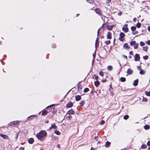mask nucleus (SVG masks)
Instances as JSON below:
<instances>
[{
  "instance_id": "obj_64",
  "label": "nucleus",
  "mask_w": 150,
  "mask_h": 150,
  "mask_svg": "<svg viewBox=\"0 0 150 150\" xmlns=\"http://www.w3.org/2000/svg\"><path fill=\"white\" fill-rule=\"evenodd\" d=\"M129 57V58H131V56H130Z\"/></svg>"
},
{
  "instance_id": "obj_36",
  "label": "nucleus",
  "mask_w": 150,
  "mask_h": 150,
  "mask_svg": "<svg viewBox=\"0 0 150 150\" xmlns=\"http://www.w3.org/2000/svg\"><path fill=\"white\" fill-rule=\"evenodd\" d=\"M136 26L138 28H140L141 26V24L140 23H138L137 24Z\"/></svg>"
},
{
  "instance_id": "obj_17",
  "label": "nucleus",
  "mask_w": 150,
  "mask_h": 150,
  "mask_svg": "<svg viewBox=\"0 0 150 150\" xmlns=\"http://www.w3.org/2000/svg\"><path fill=\"white\" fill-rule=\"evenodd\" d=\"M47 113V110H45L42 111V115H46Z\"/></svg>"
},
{
  "instance_id": "obj_12",
  "label": "nucleus",
  "mask_w": 150,
  "mask_h": 150,
  "mask_svg": "<svg viewBox=\"0 0 150 150\" xmlns=\"http://www.w3.org/2000/svg\"><path fill=\"white\" fill-rule=\"evenodd\" d=\"M111 34L110 32H108L107 34V37L108 39H110L111 38Z\"/></svg>"
},
{
  "instance_id": "obj_22",
  "label": "nucleus",
  "mask_w": 150,
  "mask_h": 150,
  "mask_svg": "<svg viewBox=\"0 0 150 150\" xmlns=\"http://www.w3.org/2000/svg\"><path fill=\"white\" fill-rule=\"evenodd\" d=\"M140 71L139 72V73L141 75H143L145 74V72L144 71L141 69H140Z\"/></svg>"
},
{
  "instance_id": "obj_18",
  "label": "nucleus",
  "mask_w": 150,
  "mask_h": 150,
  "mask_svg": "<svg viewBox=\"0 0 150 150\" xmlns=\"http://www.w3.org/2000/svg\"><path fill=\"white\" fill-rule=\"evenodd\" d=\"M138 80L137 79L135 80L133 83V85L134 86H136L138 84Z\"/></svg>"
},
{
  "instance_id": "obj_14",
  "label": "nucleus",
  "mask_w": 150,
  "mask_h": 150,
  "mask_svg": "<svg viewBox=\"0 0 150 150\" xmlns=\"http://www.w3.org/2000/svg\"><path fill=\"white\" fill-rule=\"evenodd\" d=\"M57 127L54 125H52L49 128V129L51 130L52 129H56Z\"/></svg>"
},
{
  "instance_id": "obj_52",
  "label": "nucleus",
  "mask_w": 150,
  "mask_h": 150,
  "mask_svg": "<svg viewBox=\"0 0 150 150\" xmlns=\"http://www.w3.org/2000/svg\"><path fill=\"white\" fill-rule=\"evenodd\" d=\"M90 150H96V149L93 147H91Z\"/></svg>"
},
{
  "instance_id": "obj_15",
  "label": "nucleus",
  "mask_w": 150,
  "mask_h": 150,
  "mask_svg": "<svg viewBox=\"0 0 150 150\" xmlns=\"http://www.w3.org/2000/svg\"><path fill=\"white\" fill-rule=\"evenodd\" d=\"M123 47L125 49H128L129 48V45L127 44L126 43L124 44V45Z\"/></svg>"
},
{
  "instance_id": "obj_40",
  "label": "nucleus",
  "mask_w": 150,
  "mask_h": 150,
  "mask_svg": "<svg viewBox=\"0 0 150 150\" xmlns=\"http://www.w3.org/2000/svg\"><path fill=\"white\" fill-rule=\"evenodd\" d=\"M66 118L68 119V120H69L72 118V117L70 115H69L67 116Z\"/></svg>"
},
{
  "instance_id": "obj_11",
  "label": "nucleus",
  "mask_w": 150,
  "mask_h": 150,
  "mask_svg": "<svg viewBox=\"0 0 150 150\" xmlns=\"http://www.w3.org/2000/svg\"><path fill=\"white\" fill-rule=\"evenodd\" d=\"M127 74L129 75L133 73V71L131 69H128L127 71Z\"/></svg>"
},
{
  "instance_id": "obj_51",
  "label": "nucleus",
  "mask_w": 150,
  "mask_h": 150,
  "mask_svg": "<svg viewBox=\"0 0 150 150\" xmlns=\"http://www.w3.org/2000/svg\"><path fill=\"white\" fill-rule=\"evenodd\" d=\"M147 144L149 146H150V141H149L148 142Z\"/></svg>"
},
{
  "instance_id": "obj_46",
  "label": "nucleus",
  "mask_w": 150,
  "mask_h": 150,
  "mask_svg": "<svg viewBox=\"0 0 150 150\" xmlns=\"http://www.w3.org/2000/svg\"><path fill=\"white\" fill-rule=\"evenodd\" d=\"M111 0H106V3H109L111 2Z\"/></svg>"
},
{
  "instance_id": "obj_3",
  "label": "nucleus",
  "mask_w": 150,
  "mask_h": 150,
  "mask_svg": "<svg viewBox=\"0 0 150 150\" xmlns=\"http://www.w3.org/2000/svg\"><path fill=\"white\" fill-rule=\"evenodd\" d=\"M114 26V25H108L106 24H103L102 25V27L103 28L104 27H106L109 30H111L112 29Z\"/></svg>"
},
{
  "instance_id": "obj_19",
  "label": "nucleus",
  "mask_w": 150,
  "mask_h": 150,
  "mask_svg": "<svg viewBox=\"0 0 150 150\" xmlns=\"http://www.w3.org/2000/svg\"><path fill=\"white\" fill-rule=\"evenodd\" d=\"M28 142L30 144H32L34 142V139L32 138H30L28 140Z\"/></svg>"
},
{
  "instance_id": "obj_29",
  "label": "nucleus",
  "mask_w": 150,
  "mask_h": 150,
  "mask_svg": "<svg viewBox=\"0 0 150 150\" xmlns=\"http://www.w3.org/2000/svg\"><path fill=\"white\" fill-rule=\"evenodd\" d=\"M129 117V116L128 115H126L124 116L123 118L125 120H127Z\"/></svg>"
},
{
  "instance_id": "obj_49",
  "label": "nucleus",
  "mask_w": 150,
  "mask_h": 150,
  "mask_svg": "<svg viewBox=\"0 0 150 150\" xmlns=\"http://www.w3.org/2000/svg\"><path fill=\"white\" fill-rule=\"evenodd\" d=\"M122 14V11H120L118 13V15H121Z\"/></svg>"
},
{
  "instance_id": "obj_63",
  "label": "nucleus",
  "mask_w": 150,
  "mask_h": 150,
  "mask_svg": "<svg viewBox=\"0 0 150 150\" xmlns=\"http://www.w3.org/2000/svg\"><path fill=\"white\" fill-rule=\"evenodd\" d=\"M18 134H17V136H16L17 137H18Z\"/></svg>"
},
{
  "instance_id": "obj_6",
  "label": "nucleus",
  "mask_w": 150,
  "mask_h": 150,
  "mask_svg": "<svg viewBox=\"0 0 150 150\" xmlns=\"http://www.w3.org/2000/svg\"><path fill=\"white\" fill-rule=\"evenodd\" d=\"M140 59V56L138 54H136L135 55L134 57V60L137 61H139Z\"/></svg>"
},
{
  "instance_id": "obj_55",
  "label": "nucleus",
  "mask_w": 150,
  "mask_h": 150,
  "mask_svg": "<svg viewBox=\"0 0 150 150\" xmlns=\"http://www.w3.org/2000/svg\"><path fill=\"white\" fill-rule=\"evenodd\" d=\"M100 30V29H99L97 32V36H98V33Z\"/></svg>"
},
{
  "instance_id": "obj_48",
  "label": "nucleus",
  "mask_w": 150,
  "mask_h": 150,
  "mask_svg": "<svg viewBox=\"0 0 150 150\" xmlns=\"http://www.w3.org/2000/svg\"><path fill=\"white\" fill-rule=\"evenodd\" d=\"M98 139V137H94V139L96 141H97Z\"/></svg>"
},
{
  "instance_id": "obj_59",
  "label": "nucleus",
  "mask_w": 150,
  "mask_h": 150,
  "mask_svg": "<svg viewBox=\"0 0 150 150\" xmlns=\"http://www.w3.org/2000/svg\"><path fill=\"white\" fill-rule=\"evenodd\" d=\"M57 146L59 148H60V145L59 144H58Z\"/></svg>"
},
{
  "instance_id": "obj_50",
  "label": "nucleus",
  "mask_w": 150,
  "mask_h": 150,
  "mask_svg": "<svg viewBox=\"0 0 150 150\" xmlns=\"http://www.w3.org/2000/svg\"><path fill=\"white\" fill-rule=\"evenodd\" d=\"M36 117V116L35 115H31V116H30L28 117V118H29L30 117Z\"/></svg>"
},
{
  "instance_id": "obj_56",
  "label": "nucleus",
  "mask_w": 150,
  "mask_h": 150,
  "mask_svg": "<svg viewBox=\"0 0 150 150\" xmlns=\"http://www.w3.org/2000/svg\"><path fill=\"white\" fill-rule=\"evenodd\" d=\"M148 30L150 31V26L148 27Z\"/></svg>"
},
{
  "instance_id": "obj_20",
  "label": "nucleus",
  "mask_w": 150,
  "mask_h": 150,
  "mask_svg": "<svg viewBox=\"0 0 150 150\" xmlns=\"http://www.w3.org/2000/svg\"><path fill=\"white\" fill-rule=\"evenodd\" d=\"M110 144V143L108 141L106 142L105 145V146L106 147H108L109 146Z\"/></svg>"
},
{
  "instance_id": "obj_4",
  "label": "nucleus",
  "mask_w": 150,
  "mask_h": 150,
  "mask_svg": "<svg viewBox=\"0 0 150 150\" xmlns=\"http://www.w3.org/2000/svg\"><path fill=\"white\" fill-rule=\"evenodd\" d=\"M130 45L132 46H134V48L137 49V48L138 44L136 43L135 41H133L130 42Z\"/></svg>"
},
{
  "instance_id": "obj_7",
  "label": "nucleus",
  "mask_w": 150,
  "mask_h": 150,
  "mask_svg": "<svg viewBox=\"0 0 150 150\" xmlns=\"http://www.w3.org/2000/svg\"><path fill=\"white\" fill-rule=\"evenodd\" d=\"M18 124V122L17 121H14L13 122H10L9 124V125L11 126H13L14 125H17Z\"/></svg>"
},
{
  "instance_id": "obj_32",
  "label": "nucleus",
  "mask_w": 150,
  "mask_h": 150,
  "mask_svg": "<svg viewBox=\"0 0 150 150\" xmlns=\"http://www.w3.org/2000/svg\"><path fill=\"white\" fill-rule=\"evenodd\" d=\"M145 93L146 95L147 96H150V92L146 91Z\"/></svg>"
},
{
  "instance_id": "obj_44",
  "label": "nucleus",
  "mask_w": 150,
  "mask_h": 150,
  "mask_svg": "<svg viewBox=\"0 0 150 150\" xmlns=\"http://www.w3.org/2000/svg\"><path fill=\"white\" fill-rule=\"evenodd\" d=\"M146 43L148 45H150V40H149L146 42Z\"/></svg>"
},
{
  "instance_id": "obj_58",
  "label": "nucleus",
  "mask_w": 150,
  "mask_h": 150,
  "mask_svg": "<svg viewBox=\"0 0 150 150\" xmlns=\"http://www.w3.org/2000/svg\"><path fill=\"white\" fill-rule=\"evenodd\" d=\"M136 20V18H134L133 19V21H135Z\"/></svg>"
},
{
  "instance_id": "obj_41",
  "label": "nucleus",
  "mask_w": 150,
  "mask_h": 150,
  "mask_svg": "<svg viewBox=\"0 0 150 150\" xmlns=\"http://www.w3.org/2000/svg\"><path fill=\"white\" fill-rule=\"evenodd\" d=\"M140 44L141 46H143L145 45V43L142 42H141L140 43Z\"/></svg>"
},
{
  "instance_id": "obj_53",
  "label": "nucleus",
  "mask_w": 150,
  "mask_h": 150,
  "mask_svg": "<svg viewBox=\"0 0 150 150\" xmlns=\"http://www.w3.org/2000/svg\"><path fill=\"white\" fill-rule=\"evenodd\" d=\"M54 105L52 104V105H50L49 106H47V107L46 108H47L49 107H51L52 106Z\"/></svg>"
},
{
  "instance_id": "obj_24",
  "label": "nucleus",
  "mask_w": 150,
  "mask_h": 150,
  "mask_svg": "<svg viewBox=\"0 0 150 150\" xmlns=\"http://www.w3.org/2000/svg\"><path fill=\"white\" fill-rule=\"evenodd\" d=\"M112 67L111 66H108L107 68V69H108V70H109L110 71H111L112 70Z\"/></svg>"
},
{
  "instance_id": "obj_34",
  "label": "nucleus",
  "mask_w": 150,
  "mask_h": 150,
  "mask_svg": "<svg viewBox=\"0 0 150 150\" xmlns=\"http://www.w3.org/2000/svg\"><path fill=\"white\" fill-rule=\"evenodd\" d=\"M136 29V27L135 26H132L131 28V29L132 31H134Z\"/></svg>"
},
{
  "instance_id": "obj_37",
  "label": "nucleus",
  "mask_w": 150,
  "mask_h": 150,
  "mask_svg": "<svg viewBox=\"0 0 150 150\" xmlns=\"http://www.w3.org/2000/svg\"><path fill=\"white\" fill-rule=\"evenodd\" d=\"M80 104L82 106H83L84 104V101H83V100L81 101L80 102Z\"/></svg>"
},
{
  "instance_id": "obj_39",
  "label": "nucleus",
  "mask_w": 150,
  "mask_h": 150,
  "mask_svg": "<svg viewBox=\"0 0 150 150\" xmlns=\"http://www.w3.org/2000/svg\"><path fill=\"white\" fill-rule=\"evenodd\" d=\"M142 101L144 102H147V99L146 98H143Z\"/></svg>"
},
{
  "instance_id": "obj_38",
  "label": "nucleus",
  "mask_w": 150,
  "mask_h": 150,
  "mask_svg": "<svg viewBox=\"0 0 150 150\" xmlns=\"http://www.w3.org/2000/svg\"><path fill=\"white\" fill-rule=\"evenodd\" d=\"M99 75L100 76H103L104 75V74L103 72L102 71H100L99 72Z\"/></svg>"
},
{
  "instance_id": "obj_43",
  "label": "nucleus",
  "mask_w": 150,
  "mask_h": 150,
  "mask_svg": "<svg viewBox=\"0 0 150 150\" xmlns=\"http://www.w3.org/2000/svg\"><path fill=\"white\" fill-rule=\"evenodd\" d=\"M104 123H105V121L104 120H102L101 121L100 124L102 125Z\"/></svg>"
},
{
  "instance_id": "obj_33",
  "label": "nucleus",
  "mask_w": 150,
  "mask_h": 150,
  "mask_svg": "<svg viewBox=\"0 0 150 150\" xmlns=\"http://www.w3.org/2000/svg\"><path fill=\"white\" fill-rule=\"evenodd\" d=\"M89 90V89L88 88H86L84 89L83 91L85 93H86Z\"/></svg>"
},
{
  "instance_id": "obj_8",
  "label": "nucleus",
  "mask_w": 150,
  "mask_h": 150,
  "mask_svg": "<svg viewBox=\"0 0 150 150\" xmlns=\"http://www.w3.org/2000/svg\"><path fill=\"white\" fill-rule=\"evenodd\" d=\"M0 136L4 139H9L8 136L6 135L1 134H0Z\"/></svg>"
},
{
  "instance_id": "obj_42",
  "label": "nucleus",
  "mask_w": 150,
  "mask_h": 150,
  "mask_svg": "<svg viewBox=\"0 0 150 150\" xmlns=\"http://www.w3.org/2000/svg\"><path fill=\"white\" fill-rule=\"evenodd\" d=\"M89 3H92L93 2V0H86Z\"/></svg>"
},
{
  "instance_id": "obj_16",
  "label": "nucleus",
  "mask_w": 150,
  "mask_h": 150,
  "mask_svg": "<svg viewBox=\"0 0 150 150\" xmlns=\"http://www.w3.org/2000/svg\"><path fill=\"white\" fill-rule=\"evenodd\" d=\"M81 96L79 95L76 96L75 97L76 100L77 101H79L81 99Z\"/></svg>"
},
{
  "instance_id": "obj_62",
  "label": "nucleus",
  "mask_w": 150,
  "mask_h": 150,
  "mask_svg": "<svg viewBox=\"0 0 150 150\" xmlns=\"http://www.w3.org/2000/svg\"><path fill=\"white\" fill-rule=\"evenodd\" d=\"M148 150H150V147H149L148 149Z\"/></svg>"
},
{
  "instance_id": "obj_1",
  "label": "nucleus",
  "mask_w": 150,
  "mask_h": 150,
  "mask_svg": "<svg viewBox=\"0 0 150 150\" xmlns=\"http://www.w3.org/2000/svg\"><path fill=\"white\" fill-rule=\"evenodd\" d=\"M47 135V133L45 131L42 130L37 134L36 137L38 139L41 140L42 139L45 137Z\"/></svg>"
},
{
  "instance_id": "obj_13",
  "label": "nucleus",
  "mask_w": 150,
  "mask_h": 150,
  "mask_svg": "<svg viewBox=\"0 0 150 150\" xmlns=\"http://www.w3.org/2000/svg\"><path fill=\"white\" fill-rule=\"evenodd\" d=\"M73 105V104L72 103L70 102L67 104L66 105V107L68 108H70Z\"/></svg>"
},
{
  "instance_id": "obj_26",
  "label": "nucleus",
  "mask_w": 150,
  "mask_h": 150,
  "mask_svg": "<svg viewBox=\"0 0 150 150\" xmlns=\"http://www.w3.org/2000/svg\"><path fill=\"white\" fill-rule=\"evenodd\" d=\"M148 49V47L147 46L143 47V50L144 51H146Z\"/></svg>"
},
{
  "instance_id": "obj_35",
  "label": "nucleus",
  "mask_w": 150,
  "mask_h": 150,
  "mask_svg": "<svg viewBox=\"0 0 150 150\" xmlns=\"http://www.w3.org/2000/svg\"><path fill=\"white\" fill-rule=\"evenodd\" d=\"M148 58V55H146L143 57V58L144 60H146Z\"/></svg>"
},
{
  "instance_id": "obj_47",
  "label": "nucleus",
  "mask_w": 150,
  "mask_h": 150,
  "mask_svg": "<svg viewBox=\"0 0 150 150\" xmlns=\"http://www.w3.org/2000/svg\"><path fill=\"white\" fill-rule=\"evenodd\" d=\"M95 78L96 79H98V76L95 75Z\"/></svg>"
},
{
  "instance_id": "obj_31",
  "label": "nucleus",
  "mask_w": 150,
  "mask_h": 150,
  "mask_svg": "<svg viewBox=\"0 0 150 150\" xmlns=\"http://www.w3.org/2000/svg\"><path fill=\"white\" fill-rule=\"evenodd\" d=\"M98 45H99V43H98V39L97 38L96 41V43H95L96 47L97 46H98Z\"/></svg>"
},
{
  "instance_id": "obj_27",
  "label": "nucleus",
  "mask_w": 150,
  "mask_h": 150,
  "mask_svg": "<svg viewBox=\"0 0 150 150\" xmlns=\"http://www.w3.org/2000/svg\"><path fill=\"white\" fill-rule=\"evenodd\" d=\"M120 80L122 82H125L126 79L125 78L122 77L120 78Z\"/></svg>"
},
{
  "instance_id": "obj_2",
  "label": "nucleus",
  "mask_w": 150,
  "mask_h": 150,
  "mask_svg": "<svg viewBox=\"0 0 150 150\" xmlns=\"http://www.w3.org/2000/svg\"><path fill=\"white\" fill-rule=\"evenodd\" d=\"M125 34L123 33H121L120 34V36L119 38V40L122 42L124 41L125 40L124 37Z\"/></svg>"
},
{
  "instance_id": "obj_28",
  "label": "nucleus",
  "mask_w": 150,
  "mask_h": 150,
  "mask_svg": "<svg viewBox=\"0 0 150 150\" xmlns=\"http://www.w3.org/2000/svg\"><path fill=\"white\" fill-rule=\"evenodd\" d=\"M105 43L107 45L110 44V40H107L105 41Z\"/></svg>"
},
{
  "instance_id": "obj_21",
  "label": "nucleus",
  "mask_w": 150,
  "mask_h": 150,
  "mask_svg": "<svg viewBox=\"0 0 150 150\" xmlns=\"http://www.w3.org/2000/svg\"><path fill=\"white\" fill-rule=\"evenodd\" d=\"M100 83L98 81H96L95 82L94 84L96 86H98L99 85Z\"/></svg>"
},
{
  "instance_id": "obj_54",
  "label": "nucleus",
  "mask_w": 150,
  "mask_h": 150,
  "mask_svg": "<svg viewBox=\"0 0 150 150\" xmlns=\"http://www.w3.org/2000/svg\"><path fill=\"white\" fill-rule=\"evenodd\" d=\"M106 81H107V80L106 79L103 80H102V81L103 82H106Z\"/></svg>"
},
{
  "instance_id": "obj_61",
  "label": "nucleus",
  "mask_w": 150,
  "mask_h": 150,
  "mask_svg": "<svg viewBox=\"0 0 150 150\" xmlns=\"http://www.w3.org/2000/svg\"><path fill=\"white\" fill-rule=\"evenodd\" d=\"M124 57L126 58V59H127V57L126 56L124 55Z\"/></svg>"
},
{
  "instance_id": "obj_25",
  "label": "nucleus",
  "mask_w": 150,
  "mask_h": 150,
  "mask_svg": "<svg viewBox=\"0 0 150 150\" xmlns=\"http://www.w3.org/2000/svg\"><path fill=\"white\" fill-rule=\"evenodd\" d=\"M54 133L58 135H59L60 134V132L59 131H58L57 130H55L54 131Z\"/></svg>"
},
{
  "instance_id": "obj_30",
  "label": "nucleus",
  "mask_w": 150,
  "mask_h": 150,
  "mask_svg": "<svg viewBox=\"0 0 150 150\" xmlns=\"http://www.w3.org/2000/svg\"><path fill=\"white\" fill-rule=\"evenodd\" d=\"M141 147L143 149H146V148L147 146L145 144H143L142 145Z\"/></svg>"
},
{
  "instance_id": "obj_45",
  "label": "nucleus",
  "mask_w": 150,
  "mask_h": 150,
  "mask_svg": "<svg viewBox=\"0 0 150 150\" xmlns=\"http://www.w3.org/2000/svg\"><path fill=\"white\" fill-rule=\"evenodd\" d=\"M24 148L23 147H21L19 148V150H24Z\"/></svg>"
},
{
  "instance_id": "obj_60",
  "label": "nucleus",
  "mask_w": 150,
  "mask_h": 150,
  "mask_svg": "<svg viewBox=\"0 0 150 150\" xmlns=\"http://www.w3.org/2000/svg\"><path fill=\"white\" fill-rule=\"evenodd\" d=\"M49 122V121L48 120H46V123H48Z\"/></svg>"
},
{
  "instance_id": "obj_23",
  "label": "nucleus",
  "mask_w": 150,
  "mask_h": 150,
  "mask_svg": "<svg viewBox=\"0 0 150 150\" xmlns=\"http://www.w3.org/2000/svg\"><path fill=\"white\" fill-rule=\"evenodd\" d=\"M144 128L146 129H148L150 128V126L149 125H146L144 126Z\"/></svg>"
},
{
  "instance_id": "obj_10",
  "label": "nucleus",
  "mask_w": 150,
  "mask_h": 150,
  "mask_svg": "<svg viewBox=\"0 0 150 150\" xmlns=\"http://www.w3.org/2000/svg\"><path fill=\"white\" fill-rule=\"evenodd\" d=\"M74 114V111L72 109L69 110L67 113V115H73Z\"/></svg>"
},
{
  "instance_id": "obj_57",
  "label": "nucleus",
  "mask_w": 150,
  "mask_h": 150,
  "mask_svg": "<svg viewBox=\"0 0 150 150\" xmlns=\"http://www.w3.org/2000/svg\"><path fill=\"white\" fill-rule=\"evenodd\" d=\"M132 51H131L129 52V54H131V55H132Z\"/></svg>"
},
{
  "instance_id": "obj_9",
  "label": "nucleus",
  "mask_w": 150,
  "mask_h": 150,
  "mask_svg": "<svg viewBox=\"0 0 150 150\" xmlns=\"http://www.w3.org/2000/svg\"><path fill=\"white\" fill-rule=\"evenodd\" d=\"M95 11L96 13H97L99 15H102V13L99 9H96L95 10Z\"/></svg>"
},
{
  "instance_id": "obj_5",
  "label": "nucleus",
  "mask_w": 150,
  "mask_h": 150,
  "mask_svg": "<svg viewBox=\"0 0 150 150\" xmlns=\"http://www.w3.org/2000/svg\"><path fill=\"white\" fill-rule=\"evenodd\" d=\"M127 25L125 24L124 25V27L122 28V30L125 33L127 32L128 31V28L127 27Z\"/></svg>"
}]
</instances>
